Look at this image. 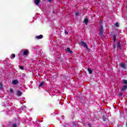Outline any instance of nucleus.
Listing matches in <instances>:
<instances>
[{
    "mask_svg": "<svg viewBox=\"0 0 127 127\" xmlns=\"http://www.w3.org/2000/svg\"><path fill=\"white\" fill-rule=\"evenodd\" d=\"M99 31L100 32L101 35H104V34H105V33L104 32V28H103V25H101V26H100Z\"/></svg>",
    "mask_w": 127,
    "mask_h": 127,
    "instance_id": "f257e3e1",
    "label": "nucleus"
},
{
    "mask_svg": "<svg viewBox=\"0 0 127 127\" xmlns=\"http://www.w3.org/2000/svg\"><path fill=\"white\" fill-rule=\"evenodd\" d=\"M127 89V85H122V86L120 88V90L122 92H125V91H126Z\"/></svg>",
    "mask_w": 127,
    "mask_h": 127,
    "instance_id": "f03ea898",
    "label": "nucleus"
},
{
    "mask_svg": "<svg viewBox=\"0 0 127 127\" xmlns=\"http://www.w3.org/2000/svg\"><path fill=\"white\" fill-rule=\"evenodd\" d=\"M81 43L83 47H86V49H89L88 46H87V43L84 41H81Z\"/></svg>",
    "mask_w": 127,
    "mask_h": 127,
    "instance_id": "7ed1b4c3",
    "label": "nucleus"
},
{
    "mask_svg": "<svg viewBox=\"0 0 127 127\" xmlns=\"http://www.w3.org/2000/svg\"><path fill=\"white\" fill-rule=\"evenodd\" d=\"M120 67H121V68H123L125 69H127V66H126V64L124 63L120 64Z\"/></svg>",
    "mask_w": 127,
    "mask_h": 127,
    "instance_id": "20e7f679",
    "label": "nucleus"
},
{
    "mask_svg": "<svg viewBox=\"0 0 127 127\" xmlns=\"http://www.w3.org/2000/svg\"><path fill=\"white\" fill-rule=\"evenodd\" d=\"M12 84H13V85H17L19 82L18 80H17V79H14L12 81Z\"/></svg>",
    "mask_w": 127,
    "mask_h": 127,
    "instance_id": "39448f33",
    "label": "nucleus"
},
{
    "mask_svg": "<svg viewBox=\"0 0 127 127\" xmlns=\"http://www.w3.org/2000/svg\"><path fill=\"white\" fill-rule=\"evenodd\" d=\"M84 22L86 25H88V23H89V19L86 18L84 20Z\"/></svg>",
    "mask_w": 127,
    "mask_h": 127,
    "instance_id": "423d86ee",
    "label": "nucleus"
},
{
    "mask_svg": "<svg viewBox=\"0 0 127 127\" xmlns=\"http://www.w3.org/2000/svg\"><path fill=\"white\" fill-rule=\"evenodd\" d=\"M29 53V51H27V50H25L23 52V55L24 56H27V55Z\"/></svg>",
    "mask_w": 127,
    "mask_h": 127,
    "instance_id": "0eeeda50",
    "label": "nucleus"
},
{
    "mask_svg": "<svg viewBox=\"0 0 127 127\" xmlns=\"http://www.w3.org/2000/svg\"><path fill=\"white\" fill-rule=\"evenodd\" d=\"M22 95V93L19 90L17 91V96H18V97H20V96H21Z\"/></svg>",
    "mask_w": 127,
    "mask_h": 127,
    "instance_id": "6e6552de",
    "label": "nucleus"
},
{
    "mask_svg": "<svg viewBox=\"0 0 127 127\" xmlns=\"http://www.w3.org/2000/svg\"><path fill=\"white\" fill-rule=\"evenodd\" d=\"M36 38L37 39H42V38H43V35H40L39 36H37L36 37Z\"/></svg>",
    "mask_w": 127,
    "mask_h": 127,
    "instance_id": "1a4fd4ad",
    "label": "nucleus"
},
{
    "mask_svg": "<svg viewBox=\"0 0 127 127\" xmlns=\"http://www.w3.org/2000/svg\"><path fill=\"white\" fill-rule=\"evenodd\" d=\"M34 2L35 4L37 5L38 4H39V3H40V0H34Z\"/></svg>",
    "mask_w": 127,
    "mask_h": 127,
    "instance_id": "9d476101",
    "label": "nucleus"
},
{
    "mask_svg": "<svg viewBox=\"0 0 127 127\" xmlns=\"http://www.w3.org/2000/svg\"><path fill=\"white\" fill-rule=\"evenodd\" d=\"M66 51H67V52H69L70 54H73V51H71V50L70 49V48H67L66 49Z\"/></svg>",
    "mask_w": 127,
    "mask_h": 127,
    "instance_id": "9b49d317",
    "label": "nucleus"
},
{
    "mask_svg": "<svg viewBox=\"0 0 127 127\" xmlns=\"http://www.w3.org/2000/svg\"><path fill=\"white\" fill-rule=\"evenodd\" d=\"M117 48H122V46L121 45V41H119L118 43Z\"/></svg>",
    "mask_w": 127,
    "mask_h": 127,
    "instance_id": "f8f14e48",
    "label": "nucleus"
},
{
    "mask_svg": "<svg viewBox=\"0 0 127 127\" xmlns=\"http://www.w3.org/2000/svg\"><path fill=\"white\" fill-rule=\"evenodd\" d=\"M87 70L89 72V74H92V73H93V70H92V69H91L90 68H88Z\"/></svg>",
    "mask_w": 127,
    "mask_h": 127,
    "instance_id": "ddd939ff",
    "label": "nucleus"
},
{
    "mask_svg": "<svg viewBox=\"0 0 127 127\" xmlns=\"http://www.w3.org/2000/svg\"><path fill=\"white\" fill-rule=\"evenodd\" d=\"M78 127V123H77V122H73V127Z\"/></svg>",
    "mask_w": 127,
    "mask_h": 127,
    "instance_id": "4468645a",
    "label": "nucleus"
},
{
    "mask_svg": "<svg viewBox=\"0 0 127 127\" xmlns=\"http://www.w3.org/2000/svg\"><path fill=\"white\" fill-rule=\"evenodd\" d=\"M43 85H44V81H42V82H41L40 83V84L39 85V87L40 88L41 87L43 86Z\"/></svg>",
    "mask_w": 127,
    "mask_h": 127,
    "instance_id": "2eb2a0df",
    "label": "nucleus"
},
{
    "mask_svg": "<svg viewBox=\"0 0 127 127\" xmlns=\"http://www.w3.org/2000/svg\"><path fill=\"white\" fill-rule=\"evenodd\" d=\"M113 40L114 42H116V41L117 40V36H116V35H113Z\"/></svg>",
    "mask_w": 127,
    "mask_h": 127,
    "instance_id": "dca6fc26",
    "label": "nucleus"
},
{
    "mask_svg": "<svg viewBox=\"0 0 127 127\" xmlns=\"http://www.w3.org/2000/svg\"><path fill=\"white\" fill-rule=\"evenodd\" d=\"M106 117H107V115H103L102 117V119L103 122H106Z\"/></svg>",
    "mask_w": 127,
    "mask_h": 127,
    "instance_id": "f3484780",
    "label": "nucleus"
},
{
    "mask_svg": "<svg viewBox=\"0 0 127 127\" xmlns=\"http://www.w3.org/2000/svg\"><path fill=\"white\" fill-rule=\"evenodd\" d=\"M114 25L116 26V27H119V26H120V24L118 22H117Z\"/></svg>",
    "mask_w": 127,
    "mask_h": 127,
    "instance_id": "a211bd4d",
    "label": "nucleus"
},
{
    "mask_svg": "<svg viewBox=\"0 0 127 127\" xmlns=\"http://www.w3.org/2000/svg\"><path fill=\"white\" fill-rule=\"evenodd\" d=\"M123 84H127V80L124 79L123 80Z\"/></svg>",
    "mask_w": 127,
    "mask_h": 127,
    "instance_id": "6ab92c4d",
    "label": "nucleus"
},
{
    "mask_svg": "<svg viewBox=\"0 0 127 127\" xmlns=\"http://www.w3.org/2000/svg\"><path fill=\"white\" fill-rule=\"evenodd\" d=\"M14 92V91L12 89V88H10V92L12 94V93H13Z\"/></svg>",
    "mask_w": 127,
    "mask_h": 127,
    "instance_id": "aec40b11",
    "label": "nucleus"
},
{
    "mask_svg": "<svg viewBox=\"0 0 127 127\" xmlns=\"http://www.w3.org/2000/svg\"><path fill=\"white\" fill-rule=\"evenodd\" d=\"M12 127H17V125H16V124H13Z\"/></svg>",
    "mask_w": 127,
    "mask_h": 127,
    "instance_id": "412c9836",
    "label": "nucleus"
},
{
    "mask_svg": "<svg viewBox=\"0 0 127 127\" xmlns=\"http://www.w3.org/2000/svg\"><path fill=\"white\" fill-rule=\"evenodd\" d=\"M3 87H2V84H1V82H0V90H1V89H2Z\"/></svg>",
    "mask_w": 127,
    "mask_h": 127,
    "instance_id": "4be33fe9",
    "label": "nucleus"
},
{
    "mask_svg": "<svg viewBox=\"0 0 127 127\" xmlns=\"http://www.w3.org/2000/svg\"><path fill=\"white\" fill-rule=\"evenodd\" d=\"M19 68L21 69V70H24V67H23V66H20Z\"/></svg>",
    "mask_w": 127,
    "mask_h": 127,
    "instance_id": "5701e85b",
    "label": "nucleus"
},
{
    "mask_svg": "<svg viewBox=\"0 0 127 127\" xmlns=\"http://www.w3.org/2000/svg\"><path fill=\"white\" fill-rule=\"evenodd\" d=\"M99 24L100 25V26H102V25H103V21H101L100 22H99Z\"/></svg>",
    "mask_w": 127,
    "mask_h": 127,
    "instance_id": "b1692460",
    "label": "nucleus"
},
{
    "mask_svg": "<svg viewBox=\"0 0 127 127\" xmlns=\"http://www.w3.org/2000/svg\"><path fill=\"white\" fill-rule=\"evenodd\" d=\"M12 58H15V54H12Z\"/></svg>",
    "mask_w": 127,
    "mask_h": 127,
    "instance_id": "393cba45",
    "label": "nucleus"
},
{
    "mask_svg": "<svg viewBox=\"0 0 127 127\" xmlns=\"http://www.w3.org/2000/svg\"><path fill=\"white\" fill-rule=\"evenodd\" d=\"M79 11H77L75 12V15H76L77 16L79 15Z\"/></svg>",
    "mask_w": 127,
    "mask_h": 127,
    "instance_id": "a878e982",
    "label": "nucleus"
},
{
    "mask_svg": "<svg viewBox=\"0 0 127 127\" xmlns=\"http://www.w3.org/2000/svg\"><path fill=\"white\" fill-rule=\"evenodd\" d=\"M116 45H114L113 46V49H116Z\"/></svg>",
    "mask_w": 127,
    "mask_h": 127,
    "instance_id": "bb28decb",
    "label": "nucleus"
},
{
    "mask_svg": "<svg viewBox=\"0 0 127 127\" xmlns=\"http://www.w3.org/2000/svg\"><path fill=\"white\" fill-rule=\"evenodd\" d=\"M88 126L89 127H92V125H91V124H90V123L88 124Z\"/></svg>",
    "mask_w": 127,
    "mask_h": 127,
    "instance_id": "cd10ccee",
    "label": "nucleus"
},
{
    "mask_svg": "<svg viewBox=\"0 0 127 127\" xmlns=\"http://www.w3.org/2000/svg\"><path fill=\"white\" fill-rule=\"evenodd\" d=\"M119 95L120 97H121V96H123V93H122V92H120Z\"/></svg>",
    "mask_w": 127,
    "mask_h": 127,
    "instance_id": "c85d7f7f",
    "label": "nucleus"
},
{
    "mask_svg": "<svg viewBox=\"0 0 127 127\" xmlns=\"http://www.w3.org/2000/svg\"><path fill=\"white\" fill-rule=\"evenodd\" d=\"M47 1H49V2H52L53 0H47Z\"/></svg>",
    "mask_w": 127,
    "mask_h": 127,
    "instance_id": "c756f323",
    "label": "nucleus"
},
{
    "mask_svg": "<svg viewBox=\"0 0 127 127\" xmlns=\"http://www.w3.org/2000/svg\"><path fill=\"white\" fill-rule=\"evenodd\" d=\"M65 34H68V32L66 30L64 31Z\"/></svg>",
    "mask_w": 127,
    "mask_h": 127,
    "instance_id": "7c9ffc66",
    "label": "nucleus"
},
{
    "mask_svg": "<svg viewBox=\"0 0 127 127\" xmlns=\"http://www.w3.org/2000/svg\"><path fill=\"white\" fill-rule=\"evenodd\" d=\"M87 51H88V52H90V49H89V48H88V49H87Z\"/></svg>",
    "mask_w": 127,
    "mask_h": 127,
    "instance_id": "2f4dec72",
    "label": "nucleus"
}]
</instances>
